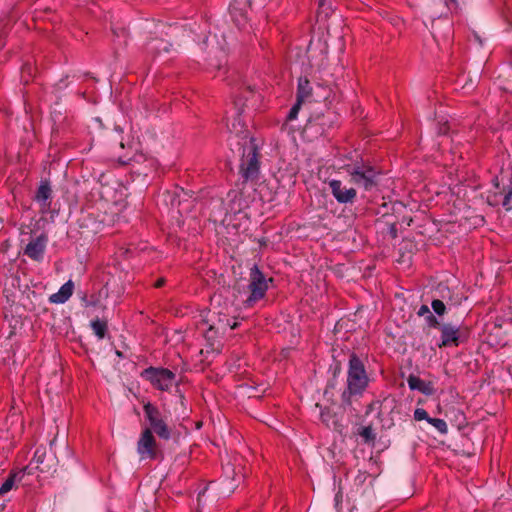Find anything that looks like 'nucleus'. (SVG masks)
<instances>
[{
    "label": "nucleus",
    "instance_id": "f257e3e1",
    "mask_svg": "<svg viewBox=\"0 0 512 512\" xmlns=\"http://www.w3.org/2000/svg\"><path fill=\"white\" fill-rule=\"evenodd\" d=\"M226 115V127L230 134L238 138L236 145L241 152L240 171L242 176L248 180L257 176L259 170L258 154L255 144L248 135L246 125L239 112L238 104Z\"/></svg>",
    "mask_w": 512,
    "mask_h": 512
},
{
    "label": "nucleus",
    "instance_id": "f03ea898",
    "mask_svg": "<svg viewBox=\"0 0 512 512\" xmlns=\"http://www.w3.org/2000/svg\"><path fill=\"white\" fill-rule=\"evenodd\" d=\"M368 376L362 361L355 355L349 360L347 389L350 395H361L368 385Z\"/></svg>",
    "mask_w": 512,
    "mask_h": 512
},
{
    "label": "nucleus",
    "instance_id": "7ed1b4c3",
    "mask_svg": "<svg viewBox=\"0 0 512 512\" xmlns=\"http://www.w3.org/2000/svg\"><path fill=\"white\" fill-rule=\"evenodd\" d=\"M272 279H267L265 275L254 265L250 269V280L248 285L249 296L244 301L247 306H253L257 301L261 300L267 290L268 284Z\"/></svg>",
    "mask_w": 512,
    "mask_h": 512
},
{
    "label": "nucleus",
    "instance_id": "20e7f679",
    "mask_svg": "<svg viewBox=\"0 0 512 512\" xmlns=\"http://www.w3.org/2000/svg\"><path fill=\"white\" fill-rule=\"evenodd\" d=\"M144 413L149 421L151 431L153 430L162 439H169L171 433L166 422L167 418L150 403L144 405Z\"/></svg>",
    "mask_w": 512,
    "mask_h": 512
},
{
    "label": "nucleus",
    "instance_id": "39448f33",
    "mask_svg": "<svg viewBox=\"0 0 512 512\" xmlns=\"http://www.w3.org/2000/svg\"><path fill=\"white\" fill-rule=\"evenodd\" d=\"M143 375L149 380L154 387L159 390H169L176 384L175 374L165 368H148L144 371Z\"/></svg>",
    "mask_w": 512,
    "mask_h": 512
},
{
    "label": "nucleus",
    "instance_id": "423d86ee",
    "mask_svg": "<svg viewBox=\"0 0 512 512\" xmlns=\"http://www.w3.org/2000/svg\"><path fill=\"white\" fill-rule=\"evenodd\" d=\"M210 318L208 322H212L207 331V337L213 338L216 334H224L228 329H235L238 325L235 319H231L228 317L226 313L222 311H210Z\"/></svg>",
    "mask_w": 512,
    "mask_h": 512
},
{
    "label": "nucleus",
    "instance_id": "0eeeda50",
    "mask_svg": "<svg viewBox=\"0 0 512 512\" xmlns=\"http://www.w3.org/2000/svg\"><path fill=\"white\" fill-rule=\"evenodd\" d=\"M137 452L141 460L154 459L156 457V441L150 428L142 431L137 443Z\"/></svg>",
    "mask_w": 512,
    "mask_h": 512
},
{
    "label": "nucleus",
    "instance_id": "6e6552de",
    "mask_svg": "<svg viewBox=\"0 0 512 512\" xmlns=\"http://www.w3.org/2000/svg\"><path fill=\"white\" fill-rule=\"evenodd\" d=\"M313 94L315 95L317 101L320 98L328 100L331 94V89H325L324 87L318 85L315 91L313 92L310 83L307 79H299L297 93V100L299 101V103H303L304 101L309 99Z\"/></svg>",
    "mask_w": 512,
    "mask_h": 512
},
{
    "label": "nucleus",
    "instance_id": "1a4fd4ad",
    "mask_svg": "<svg viewBox=\"0 0 512 512\" xmlns=\"http://www.w3.org/2000/svg\"><path fill=\"white\" fill-rule=\"evenodd\" d=\"M249 0H232L229 6L231 18L240 29H245L248 23Z\"/></svg>",
    "mask_w": 512,
    "mask_h": 512
},
{
    "label": "nucleus",
    "instance_id": "9d476101",
    "mask_svg": "<svg viewBox=\"0 0 512 512\" xmlns=\"http://www.w3.org/2000/svg\"><path fill=\"white\" fill-rule=\"evenodd\" d=\"M348 173L351 176L352 182L365 189H370L374 185L376 173L371 167L355 166L348 170Z\"/></svg>",
    "mask_w": 512,
    "mask_h": 512
},
{
    "label": "nucleus",
    "instance_id": "9b49d317",
    "mask_svg": "<svg viewBox=\"0 0 512 512\" xmlns=\"http://www.w3.org/2000/svg\"><path fill=\"white\" fill-rule=\"evenodd\" d=\"M328 186L332 195L339 203H351L356 197V190L344 187L340 180L332 179L328 182Z\"/></svg>",
    "mask_w": 512,
    "mask_h": 512
},
{
    "label": "nucleus",
    "instance_id": "f8f14e48",
    "mask_svg": "<svg viewBox=\"0 0 512 512\" xmlns=\"http://www.w3.org/2000/svg\"><path fill=\"white\" fill-rule=\"evenodd\" d=\"M440 331L441 342L439 343V347H450L459 345V327L453 326L451 324H443L442 326H440Z\"/></svg>",
    "mask_w": 512,
    "mask_h": 512
},
{
    "label": "nucleus",
    "instance_id": "ddd939ff",
    "mask_svg": "<svg viewBox=\"0 0 512 512\" xmlns=\"http://www.w3.org/2000/svg\"><path fill=\"white\" fill-rule=\"evenodd\" d=\"M47 238L40 235L29 242L25 248V254L34 260H39L43 256Z\"/></svg>",
    "mask_w": 512,
    "mask_h": 512
},
{
    "label": "nucleus",
    "instance_id": "4468645a",
    "mask_svg": "<svg viewBox=\"0 0 512 512\" xmlns=\"http://www.w3.org/2000/svg\"><path fill=\"white\" fill-rule=\"evenodd\" d=\"M74 289V284L71 280L67 281L63 284L58 292L52 294L50 296V302L56 304L65 303L72 295Z\"/></svg>",
    "mask_w": 512,
    "mask_h": 512
},
{
    "label": "nucleus",
    "instance_id": "2eb2a0df",
    "mask_svg": "<svg viewBox=\"0 0 512 512\" xmlns=\"http://www.w3.org/2000/svg\"><path fill=\"white\" fill-rule=\"evenodd\" d=\"M228 210L231 213H239L245 208V203L242 199L241 193L237 190L229 191L228 195Z\"/></svg>",
    "mask_w": 512,
    "mask_h": 512
},
{
    "label": "nucleus",
    "instance_id": "dca6fc26",
    "mask_svg": "<svg viewBox=\"0 0 512 512\" xmlns=\"http://www.w3.org/2000/svg\"><path fill=\"white\" fill-rule=\"evenodd\" d=\"M26 469L27 468L10 473L9 477L3 482V484L0 487V496H3L9 491H11L15 484L22 480Z\"/></svg>",
    "mask_w": 512,
    "mask_h": 512
},
{
    "label": "nucleus",
    "instance_id": "f3484780",
    "mask_svg": "<svg viewBox=\"0 0 512 512\" xmlns=\"http://www.w3.org/2000/svg\"><path fill=\"white\" fill-rule=\"evenodd\" d=\"M51 197V188L48 184H41L36 193L35 199L40 204L43 211L49 209V199Z\"/></svg>",
    "mask_w": 512,
    "mask_h": 512
},
{
    "label": "nucleus",
    "instance_id": "a211bd4d",
    "mask_svg": "<svg viewBox=\"0 0 512 512\" xmlns=\"http://www.w3.org/2000/svg\"><path fill=\"white\" fill-rule=\"evenodd\" d=\"M223 471H224V481L229 482L228 487H227V492L231 493L237 486L236 482H239L240 475L238 476V479L235 478V476L238 474L235 472L234 466L230 463L226 464L223 467Z\"/></svg>",
    "mask_w": 512,
    "mask_h": 512
},
{
    "label": "nucleus",
    "instance_id": "6ab92c4d",
    "mask_svg": "<svg viewBox=\"0 0 512 512\" xmlns=\"http://www.w3.org/2000/svg\"><path fill=\"white\" fill-rule=\"evenodd\" d=\"M408 385L412 390H419L425 394L431 393L429 385L418 377L410 376L408 379Z\"/></svg>",
    "mask_w": 512,
    "mask_h": 512
},
{
    "label": "nucleus",
    "instance_id": "aec40b11",
    "mask_svg": "<svg viewBox=\"0 0 512 512\" xmlns=\"http://www.w3.org/2000/svg\"><path fill=\"white\" fill-rule=\"evenodd\" d=\"M91 328L98 339H103L107 332V323L100 319L91 321Z\"/></svg>",
    "mask_w": 512,
    "mask_h": 512
},
{
    "label": "nucleus",
    "instance_id": "412c9836",
    "mask_svg": "<svg viewBox=\"0 0 512 512\" xmlns=\"http://www.w3.org/2000/svg\"><path fill=\"white\" fill-rule=\"evenodd\" d=\"M428 423L431 424L441 434H446L448 432V426L443 419L430 417V419H428Z\"/></svg>",
    "mask_w": 512,
    "mask_h": 512
},
{
    "label": "nucleus",
    "instance_id": "4be33fe9",
    "mask_svg": "<svg viewBox=\"0 0 512 512\" xmlns=\"http://www.w3.org/2000/svg\"><path fill=\"white\" fill-rule=\"evenodd\" d=\"M46 455V449L44 447H39L35 450L32 463L36 464V467L38 468L40 464L43 463L44 458Z\"/></svg>",
    "mask_w": 512,
    "mask_h": 512
},
{
    "label": "nucleus",
    "instance_id": "5701e85b",
    "mask_svg": "<svg viewBox=\"0 0 512 512\" xmlns=\"http://www.w3.org/2000/svg\"><path fill=\"white\" fill-rule=\"evenodd\" d=\"M331 11L330 5L326 3V0H319L318 3V17L326 18Z\"/></svg>",
    "mask_w": 512,
    "mask_h": 512
},
{
    "label": "nucleus",
    "instance_id": "b1692460",
    "mask_svg": "<svg viewBox=\"0 0 512 512\" xmlns=\"http://www.w3.org/2000/svg\"><path fill=\"white\" fill-rule=\"evenodd\" d=\"M431 306L433 311L440 316L443 315L446 311L445 304L441 300H433Z\"/></svg>",
    "mask_w": 512,
    "mask_h": 512
},
{
    "label": "nucleus",
    "instance_id": "393cba45",
    "mask_svg": "<svg viewBox=\"0 0 512 512\" xmlns=\"http://www.w3.org/2000/svg\"><path fill=\"white\" fill-rule=\"evenodd\" d=\"M155 42H156V44H159V45H152V43H151L148 48L150 51H157V52H160V50L168 51V44L166 42H164L163 40H156Z\"/></svg>",
    "mask_w": 512,
    "mask_h": 512
},
{
    "label": "nucleus",
    "instance_id": "a878e982",
    "mask_svg": "<svg viewBox=\"0 0 512 512\" xmlns=\"http://www.w3.org/2000/svg\"><path fill=\"white\" fill-rule=\"evenodd\" d=\"M302 103H299V101L297 100V102L293 105V107L290 109L289 113H288V116H287V119L289 121H292V120H295L297 118V115L299 113V110H300V106H301Z\"/></svg>",
    "mask_w": 512,
    "mask_h": 512
},
{
    "label": "nucleus",
    "instance_id": "bb28decb",
    "mask_svg": "<svg viewBox=\"0 0 512 512\" xmlns=\"http://www.w3.org/2000/svg\"><path fill=\"white\" fill-rule=\"evenodd\" d=\"M414 418L417 421L426 420L427 422H428V419H430V417H429L428 413L426 412V410H424L422 408H417L414 411Z\"/></svg>",
    "mask_w": 512,
    "mask_h": 512
},
{
    "label": "nucleus",
    "instance_id": "cd10ccee",
    "mask_svg": "<svg viewBox=\"0 0 512 512\" xmlns=\"http://www.w3.org/2000/svg\"><path fill=\"white\" fill-rule=\"evenodd\" d=\"M426 320H427L428 325L431 327H438L440 325L439 321L436 319V317L432 313H429V315L426 317Z\"/></svg>",
    "mask_w": 512,
    "mask_h": 512
},
{
    "label": "nucleus",
    "instance_id": "c85d7f7f",
    "mask_svg": "<svg viewBox=\"0 0 512 512\" xmlns=\"http://www.w3.org/2000/svg\"><path fill=\"white\" fill-rule=\"evenodd\" d=\"M430 312V309L427 305H422L419 310H418V315L419 316H424L426 315V317L429 315Z\"/></svg>",
    "mask_w": 512,
    "mask_h": 512
},
{
    "label": "nucleus",
    "instance_id": "c756f323",
    "mask_svg": "<svg viewBox=\"0 0 512 512\" xmlns=\"http://www.w3.org/2000/svg\"><path fill=\"white\" fill-rule=\"evenodd\" d=\"M163 282H164V281H163V279H160V280H158V281L156 282L155 286H156V287H161V286L163 285Z\"/></svg>",
    "mask_w": 512,
    "mask_h": 512
},
{
    "label": "nucleus",
    "instance_id": "7c9ffc66",
    "mask_svg": "<svg viewBox=\"0 0 512 512\" xmlns=\"http://www.w3.org/2000/svg\"><path fill=\"white\" fill-rule=\"evenodd\" d=\"M335 500L338 503V501H339V495L338 494L335 496Z\"/></svg>",
    "mask_w": 512,
    "mask_h": 512
}]
</instances>
